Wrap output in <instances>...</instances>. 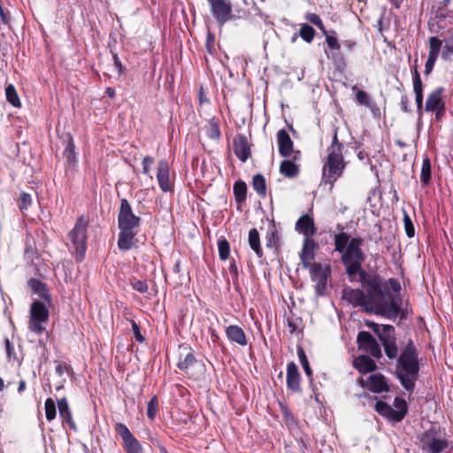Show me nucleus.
<instances>
[{"label":"nucleus","mask_w":453,"mask_h":453,"mask_svg":"<svg viewBox=\"0 0 453 453\" xmlns=\"http://www.w3.org/2000/svg\"><path fill=\"white\" fill-rule=\"evenodd\" d=\"M361 281L366 292L361 289H344V299L353 306L362 307L366 312H375L388 319H395L401 312L402 300L389 294L388 289L399 292V281L395 278L385 280L380 275H369L361 278Z\"/></svg>","instance_id":"obj_1"},{"label":"nucleus","mask_w":453,"mask_h":453,"mask_svg":"<svg viewBox=\"0 0 453 453\" xmlns=\"http://www.w3.org/2000/svg\"><path fill=\"white\" fill-rule=\"evenodd\" d=\"M420 369L418 351L411 339H409L396 358L395 375L403 388L413 393Z\"/></svg>","instance_id":"obj_2"},{"label":"nucleus","mask_w":453,"mask_h":453,"mask_svg":"<svg viewBox=\"0 0 453 453\" xmlns=\"http://www.w3.org/2000/svg\"><path fill=\"white\" fill-rule=\"evenodd\" d=\"M141 219L133 213L130 203L126 198L121 199L120 208L118 216L119 234L118 237V247L121 250H131L133 240L137 234L136 228L140 226Z\"/></svg>","instance_id":"obj_3"},{"label":"nucleus","mask_w":453,"mask_h":453,"mask_svg":"<svg viewBox=\"0 0 453 453\" xmlns=\"http://www.w3.org/2000/svg\"><path fill=\"white\" fill-rule=\"evenodd\" d=\"M364 241L360 237L351 238L347 246V250L341 253L342 263L345 266V272L349 276L359 274L361 278H365V273L362 270V265L366 256L361 249Z\"/></svg>","instance_id":"obj_4"},{"label":"nucleus","mask_w":453,"mask_h":453,"mask_svg":"<svg viewBox=\"0 0 453 453\" xmlns=\"http://www.w3.org/2000/svg\"><path fill=\"white\" fill-rule=\"evenodd\" d=\"M345 167L346 162L342 153L327 152L322 169L323 182L333 188L334 182L342 175Z\"/></svg>","instance_id":"obj_5"},{"label":"nucleus","mask_w":453,"mask_h":453,"mask_svg":"<svg viewBox=\"0 0 453 453\" xmlns=\"http://www.w3.org/2000/svg\"><path fill=\"white\" fill-rule=\"evenodd\" d=\"M418 447L425 453H441L449 447L441 432L432 427L418 436Z\"/></svg>","instance_id":"obj_6"},{"label":"nucleus","mask_w":453,"mask_h":453,"mask_svg":"<svg viewBox=\"0 0 453 453\" xmlns=\"http://www.w3.org/2000/svg\"><path fill=\"white\" fill-rule=\"evenodd\" d=\"M87 228L88 222L83 216L80 217L74 227L69 233V238L75 250V257L78 261L83 260L87 250Z\"/></svg>","instance_id":"obj_7"},{"label":"nucleus","mask_w":453,"mask_h":453,"mask_svg":"<svg viewBox=\"0 0 453 453\" xmlns=\"http://www.w3.org/2000/svg\"><path fill=\"white\" fill-rule=\"evenodd\" d=\"M28 329L41 334L44 330V324L49 320V311L41 301H34L30 307Z\"/></svg>","instance_id":"obj_8"},{"label":"nucleus","mask_w":453,"mask_h":453,"mask_svg":"<svg viewBox=\"0 0 453 453\" xmlns=\"http://www.w3.org/2000/svg\"><path fill=\"white\" fill-rule=\"evenodd\" d=\"M308 268L310 269L311 279L315 282L316 294L320 296H325L327 281L331 276L330 266L315 262Z\"/></svg>","instance_id":"obj_9"},{"label":"nucleus","mask_w":453,"mask_h":453,"mask_svg":"<svg viewBox=\"0 0 453 453\" xmlns=\"http://www.w3.org/2000/svg\"><path fill=\"white\" fill-rule=\"evenodd\" d=\"M177 366L195 380H199L205 372L204 365L197 360L192 352L188 353L183 359L180 357Z\"/></svg>","instance_id":"obj_10"},{"label":"nucleus","mask_w":453,"mask_h":453,"mask_svg":"<svg viewBox=\"0 0 453 453\" xmlns=\"http://www.w3.org/2000/svg\"><path fill=\"white\" fill-rule=\"evenodd\" d=\"M357 341L360 349L369 353L372 357L377 359L381 357L382 354L380 346L369 332H359L357 337Z\"/></svg>","instance_id":"obj_11"},{"label":"nucleus","mask_w":453,"mask_h":453,"mask_svg":"<svg viewBox=\"0 0 453 453\" xmlns=\"http://www.w3.org/2000/svg\"><path fill=\"white\" fill-rule=\"evenodd\" d=\"M211 4V11L219 25L222 26L233 17L231 4L225 0H214Z\"/></svg>","instance_id":"obj_12"},{"label":"nucleus","mask_w":453,"mask_h":453,"mask_svg":"<svg viewBox=\"0 0 453 453\" xmlns=\"http://www.w3.org/2000/svg\"><path fill=\"white\" fill-rule=\"evenodd\" d=\"M444 88L439 87L432 91L426 99L425 111L427 112H435L436 118L439 117L440 113L444 111L445 104L442 98Z\"/></svg>","instance_id":"obj_13"},{"label":"nucleus","mask_w":453,"mask_h":453,"mask_svg":"<svg viewBox=\"0 0 453 453\" xmlns=\"http://www.w3.org/2000/svg\"><path fill=\"white\" fill-rule=\"evenodd\" d=\"M170 166L166 159H161L157 163V179L159 188L163 192H170L173 190L170 183Z\"/></svg>","instance_id":"obj_14"},{"label":"nucleus","mask_w":453,"mask_h":453,"mask_svg":"<svg viewBox=\"0 0 453 453\" xmlns=\"http://www.w3.org/2000/svg\"><path fill=\"white\" fill-rule=\"evenodd\" d=\"M233 150L242 162L248 160L250 157V147L246 135L239 134L234 138Z\"/></svg>","instance_id":"obj_15"},{"label":"nucleus","mask_w":453,"mask_h":453,"mask_svg":"<svg viewBox=\"0 0 453 453\" xmlns=\"http://www.w3.org/2000/svg\"><path fill=\"white\" fill-rule=\"evenodd\" d=\"M319 244L311 238H304L300 258L304 268L311 267L313 263L311 260L315 257V251Z\"/></svg>","instance_id":"obj_16"},{"label":"nucleus","mask_w":453,"mask_h":453,"mask_svg":"<svg viewBox=\"0 0 453 453\" xmlns=\"http://www.w3.org/2000/svg\"><path fill=\"white\" fill-rule=\"evenodd\" d=\"M225 333L226 338L232 343H235L242 347H244L248 344L246 334L241 326L236 325H230L226 327Z\"/></svg>","instance_id":"obj_17"},{"label":"nucleus","mask_w":453,"mask_h":453,"mask_svg":"<svg viewBox=\"0 0 453 453\" xmlns=\"http://www.w3.org/2000/svg\"><path fill=\"white\" fill-rule=\"evenodd\" d=\"M277 142L279 153L284 157H288L293 152V141L285 129H280L277 133Z\"/></svg>","instance_id":"obj_18"},{"label":"nucleus","mask_w":453,"mask_h":453,"mask_svg":"<svg viewBox=\"0 0 453 453\" xmlns=\"http://www.w3.org/2000/svg\"><path fill=\"white\" fill-rule=\"evenodd\" d=\"M301 376L297 365L290 362L287 366V386L293 392H299Z\"/></svg>","instance_id":"obj_19"},{"label":"nucleus","mask_w":453,"mask_h":453,"mask_svg":"<svg viewBox=\"0 0 453 453\" xmlns=\"http://www.w3.org/2000/svg\"><path fill=\"white\" fill-rule=\"evenodd\" d=\"M365 387L374 393L388 392L389 390L386 378L380 373L369 376Z\"/></svg>","instance_id":"obj_20"},{"label":"nucleus","mask_w":453,"mask_h":453,"mask_svg":"<svg viewBox=\"0 0 453 453\" xmlns=\"http://www.w3.org/2000/svg\"><path fill=\"white\" fill-rule=\"evenodd\" d=\"M412 81H413V91L415 93V101L417 104V111L419 116L422 115V107H423V84L420 78V74L415 66L413 74H412Z\"/></svg>","instance_id":"obj_21"},{"label":"nucleus","mask_w":453,"mask_h":453,"mask_svg":"<svg viewBox=\"0 0 453 453\" xmlns=\"http://www.w3.org/2000/svg\"><path fill=\"white\" fill-rule=\"evenodd\" d=\"M296 230L302 233L305 238H311L316 233L314 220L309 215H303L296 223Z\"/></svg>","instance_id":"obj_22"},{"label":"nucleus","mask_w":453,"mask_h":453,"mask_svg":"<svg viewBox=\"0 0 453 453\" xmlns=\"http://www.w3.org/2000/svg\"><path fill=\"white\" fill-rule=\"evenodd\" d=\"M29 288L33 291V293L36 294L40 298H42L47 303H51L50 295L47 285L37 280V279H30L27 282Z\"/></svg>","instance_id":"obj_23"},{"label":"nucleus","mask_w":453,"mask_h":453,"mask_svg":"<svg viewBox=\"0 0 453 453\" xmlns=\"http://www.w3.org/2000/svg\"><path fill=\"white\" fill-rule=\"evenodd\" d=\"M58 407L63 422L66 423L72 430L76 431L77 426L73 419L72 412L65 397L58 400Z\"/></svg>","instance_id":"obj_24"},{"label":"nucleus","mask_w":453,"mask_h":453,"mask_svg":"<svg viewBox=\"0 0 453 453\" xmlns=\"http://www.w3.org/2000/svg\"><path fill=\"white\" fill-rule=\"evenodd\" d=\"M354 367L360 373H367L374 371L377 368L375 362L368 356L361 355L353 360Z\"/></svg>","instance_id":"obj_25"},{"label":"nucleus","mask_w":453,"mask_h":453,"mask_svg":"<svg viewBox=\"0 0 453 453\" xmlns=\"http://www.w3.org/2000/svg\"><path fill=\"white\" fill-rule=\"evenodd\" d=\"M393 405V421L399 422L403 419L407 413V403L403 398L395 397Z\"/></svg>","instance_id":"obj_26"},{"label":"nucleus","mask_w":453,"mask_h":453,"mask_svg":"<svg viewBox=\"0 0 453 453\" xmlns=\"http://www.w3.org/2000/svg\"><path fill=\"white\" fill-rule=\"evenodd\" d=\"M280 172L285 177L294 178L299 173L298 166L291 160H283L280 165Z\"/></svg>","instance_id":"obj_27"},{"label":"nucleus","mask_w":453,"mask_h":453,"mask_svg":"<svg viewBox=\"0 0 453 453\" xmlns=\"http://www.w3.org/2000/svg\"><path fill=\"white\" fill-rule=\"evenodd\" d=\"M249 244L250 247L254 250L258 257H262L263 250L260 245V238L258 231L256 228H252L249 232Z\"/></svg>","instance_id":"obj_28"},{"label":"nucleus","mask_w":453,"mask_h":453,"mask_svg":"<svg viewBox=\"0 0 453 453\" xmlns=\"http://www.w3.org/2000/svg\"><path fill=\"white\" fill-rule=\"evenodd\" d=\"M350 240V236L348 233L342 231L341 233L334 234V250L342 253L347 250V246Z\"/></svg>","instance_id":"obj_29"},{"label":"nucleus","mask_w":453,"mask_h":453,"mask_svg":"<svg viewBox=\"0 0 453 453\" xmlns=\"http://www.w3.org/2000/svg\"><path fill=\"white\" fill-rule=\"evenodd\" d=\"M233 191L237 203H242L246 200L247 185L244 181H236L234 184Z\"/></svg>","instance_id":"obj_30"},{"label":"nucleus","mask_w":453,"mask_h":453,"mask_svg":"<svg viewBox=\"0 0 453 453\" xmlns=\"http://www.w3.org/2000/svg\"><path fill=\"white\" fill-rule=\"evenodd\" d=\"M431 180V162L428 157H426L422 162L420 181L423 186H427Z\"/></svg>","instance_id":"obj_31"},{"label":"nucleus","mask_w":453,"mask_h":453,"mask_svg":"<svg viewBox=\"0 0 453 453\" xmlns=\"http://www.w3.org/2000/svg\"><path fill=\"white\" fill-rule=\"evenodd\" d=\"M252 187L256 192L262 196H265L266 194V185L265 177L257 173L253 177L252 180Z\"/></svg>","instance_id":"obj_32"},{"label":"nucleus","mask_w":453,"mask_h":453,"mask_svg":"<svg viewBox=\"0 0 453 453\" xmlns=\"http://www.w3.org/2000/svg\"><path fill=\"white\" fill-rule=\"evenodd\" d=\"M123 446L127 453H143L141 443L134 436L123 441Z\"/></svg>","instance_id":"obj_33"},{"label":"nucleus","mask_w":453,"mask_h":453,"mask_svg":"<svg viewBox=\"0 0 453 453\" xmlns=\"http://www.w3.org/2000/svg\"><path fill=\"white\" fill-rule=\"evenodd\" d=\"M383 345L385 354L389 359H395L398 357V349L396 346V338L391 341H386L381 343Z\"/></svg>","instance_id":"obj_34"},{"label":"nucleus","mask_w":453,"mask_h":453,"mask_svg":"<svg viewBox=\"0 0 453 453\" xmlns=\"http://www.w3.org/2000/svg\"><path fill=\"white\" fill-rule=\"evenodd\" d=\"M442 42L436 36L429 38V53L428 57L438 58L441 49Z\"/></svg>","instance_id":"obj_35"},{"label":"nucleus","mask_w":453,"mask_h":453,"mask_svg":"<svg viewBox=\"0 0 453 453\" xmlns=\"http://www.w3.org/2000/svg\"><path fill=\"white\" fill-rule=\"evenodd\" d=\"M218 250L219 258L223 261L226 260L229 257L230 254V244L227 240L221 236L218 241Z\"/></svg>","instance_id":"obj_36"},{"label":"nucleus","mask_w":453,"mask_h":453,"mask_svg":"<svg viewBox=\"0 0 453 453\" xmlns=\"http://www.w3.org/2000/svg\"><path fill=\"white\" fill-rule=\"evenodd\" d=\"M5 95L7 101L14 107L20 106V101L15 87L12 84H9L5 88Z\"/></svg>","instance_id":"obj_37"},{"label":"nucleus","mask_w":453,"mask_h":453,"mask_svg":"<svg viewBox=\"0 0 453 453\" xmlns=\"http://www.w3.org/2000/svg\"><path fill=\"white\" fill-rule=\"evenodd\" d=\"M376 411L386 418L393 420V408L383 401H377L375 403Z\"/></svg>","instance_id":"obj_38"},{"label":"nucleus","mask_w":453,"mask_h":453,"mask_svg":"<svg viewBox=\"0 0 453 453\" xmlns=\"http://www.w3.org/2000/svg\"><path fill=\"white\" fill-rule=\"evenodd\" d=\"M379 340L381 343L386 342V341H391L395 338V327L390 325H382L381 332L378 336Z\"/></svg>","instance_id":"obj_39"},{"label":"nucleus","mask_w":453,"mask_h":453,"mask_svg":"<svg viewBox=\"0 0 453 453\" xmlns=\"http://www.w3.org/2000/svg\"><path fill=\"white\" fill-rule=\"evenodd\" d=\"M206 135L211 140H218L220 137V130L218 123L211 119L205 127Z\"/></svg>","instance_id":"obj_40"},{"label":"nucleus","mask_w":453,"mask_h":453,"mask_svg":"<svg viewBox=\"0 0 453 453\" xmlns=\"http://www.w3.org/2000/svg\"><path fill=\"white\" fill-rule=\"evenodd\" d=\"M315 33L316 32L312 27L307 24H303L299 31V35L304 42L310 43L313 41Z\"/></svg>","instance_id":"obj_41"},{"label":"nucleus","mask_w":453,"mask_h":453,"mask_svg":"<svg viewBox=\"0 0 453 453\" xmlns=\"http://www.w3.org/2000/svg\"><path fill=\"white\" fill-rule=\"evenodd\" d=\"M45 415L48 421H51L56 418V405L51 398H47L44 403Z\"/></svg>","instance_id":"obj_42"},{"label":"nucleus","mask_w":453,"mask_h":453,"mask_svg":"<svg viewBox=\"0 0 453 453\" xmlns=\"http://www.w3.org/2000/svg\"><path fill=\"white\" fill-rule=\"evenodd\" d=\"M32 196L27 192H21L19 199V208L24 213L32 204Z\"/></svg>","instance_id":"obj_43"},{"label":"nucleus","mask_w":453,"mask_h":453,"mask_svg":"<svg viewBox=\"0 0 453 453\" xmlns=\"http://www.w3.org/2000/svg\"><path fill=\"white\" fill-rule=\"evenodd\" d=\"M297 354H298L300 363L304 370L305 374L308 377H311L312 375V371H311V368L310 367L308 358H307L303 349L301 348L298 349Z\"/></svg>","instance_id":"obj_44"},{"label":"nucleus","mask_w":453,"mask_h":453,"mask_svg":"<svg viewBox=\"0 0 453 453\" xmlns=\"http://www.w3.org/2000/svg\"><path fill=\"white\" fill-rule=\"evenodd\" d=\"M115 431L119 434L123 441L134 437L125 424L117 423L115 425Z\"/></svg>","instance_id":"obj_45"},{"label":"nucleus","mask_w":453,"mask_h":453,"mask_svg":"<svg viewBox=\"0 0 453 453\" xmlns=\"http://www.w3.org/2000/svg\"><path fill=\"white\" fill-rule=\"evenodd\" d=\"M328 58H331L338 67L345 65L343 56L340 50H326Z\"/></svg>","instance_id":"obj_46"},{"label":"nucleus","mask_w":453,"mask_h":453,"mask_svg":"<svg viewBox=\"0 0 453 453\" xmlns=\"http://www.w3.org/2000/svg\"><path fill=\"white\" fill-rule=\"evenodd\" d=\"M157 398L154 395L148 403L147 416L150 419L153 420L157 412Z\"/></svg>","instance_id":"obj_47"},{"label":"nucleus","mask_w":453,"mask_h":453,"mask_svg":"<svg viewBox=\"0 0 453 453\" xmlns=\"http://www.w3.org/2000/svg\"><path fill=\"white\" fill-rule=\"evenodd\" d=\"M305 19L311 24L315 25L322 32L326 33V29L320 17L316 13L308 12L305 14Z\"/></svg>","instance_id":"obj_48"},{"label":"nucleus","mask_w":453,"mask_h":453,"mask_svg":"<svg viewBox=\"0 0 453 453\" xmlns=\"http://www.w3.org/2000/svg\"><path fill=\"white\" fill-rule=\"evenodd\" d=\"M343 144L338 141L337 132L334 131L331 145L327 148V152L342 153Z\"/></svg>","instance_id":"obj_49"},{"label":"nucleus","mask_w":453,"mask_h":453,"mask_svg":"<svg viewBox=\"0 0 453 453\" xmlns=\"http://www.w3.org/2000/svg\"><path fill=\"white\" fill-rule=\"evenodd\" d=\"M453 55V35L446 40L445 45L442 48L441 58L445 60L449 59Z\"/></svg>","instance_id":"obj_50"},{"label":"nucleus","mask_w":453,"mask_h":453,"mask_svg":"<svg viewBox=\"0 0 453 453\" xmlns=\"http://www.w3.org/2000/svg\"><path fill=\"white\" fill-rule=\"evenodd\" d=\"M131 286H132L133 289H134L135 291H137L141 294L147 293L148 289H149V286H148L146 280H140L134 279L131 281Z\"/></svg>","instance_id":"obj_51"},{"label":"nucleus","mask_w":453,"mask_h":453,"mask_svg":"<svg viewBox=\"0 0 453 453\" xmlns=\"http://www.w3.org/2000/svg\"><path fill=\"white\" fill-rule=\"evenodd\" d=\"M357 102L365 106H370L372 104V99L370 96L364 90H358L356 94Z\"/></svg>","instance_id":"obj_52"},{"label":"nucleus","mask_w":453,"mask_h":453,"mask_svg":"<svg viewBox=\"0 0 453 453\" xmlns=\"http://www.w3.org/2000/svg\"><path fill=\"white\" fill-rule=\"evenodd\" d=\"M403 223L407 236L410 238L413 237L415 234L414 226L407 213H404Z\"/></svg>","instance_id":"obj_53"},{"label":"nucleus","mask_w":453,"mask_h":453,"mask_svg":"<svg viewBox=\"0 0 453 453\" xmlns=\"http://www.w3.org/2000/svg\"><path fill=\"white\" fill-rule=\"evenodd\" d=\"M154 163V158L150 156H146L143 157L142 165V173L149 175L150 179H152V176L150 174V167Z\"/></svg>","instance_id":"obj_54"},{"label":"nucleus","mask_w":453,"mask_h":453,"mask_svg":"<svg viewBox=\"0 0 453 453\" xmlns=\"http://www.w3.org/2000/svg\"><path fill=\"white\" fill-rule=\"evenodd\" d=\"M6 356L9 361L17 360V356L14 350L13 344L10 342L8 338L4 340Z\"/></svg>","instance_id":"obj_55"},{"label":"nucleus","mask_w":453,"mask_h":453,"mask_svg":"<svg viewBox=\"0 0 453 453\" xmlns=\"http://www.w3.org/2000/svg\"><path fill=\"white\" fill-rule=\"evenodd\" d=\"M326 42L329 50H338L341 48L338 39L335 36L326 35Z\"/></svg>","instance_id":"obj_56"},{"label":"nucleus","mask_w":453,"mask_h":453,"mask_svg":"<svg viewBox=\"0 0 453 453\" xmlns=\"http://www.w3.org/2000/svg\"><path fill=\"white\" fill-rule=\"evenodd\" d=\"M74 143H73V139H71L69 141V142L67 143L65 149V157H67L68 161H72L73 159H74L75 157V155H74Z\"/></svg>","instance_id":"obj_57"},{"label":"nucleus","mask_w":453,"mask_h":453,"mask_svg":"<svg viewBox=\"0 0 453 453\" xmlns=\"http://www.w3.org/2000/svg\"><path fill=\"white\" fill-rule=\"evenodd\" d=\"M436 60H437V58H430V57L427 58V60L425 65V72H424L426 75H429L432 73Z\"/></svg>","instance_id":"obj_58"},{"label":"nucleus","mask_w":453,"mask_h":453,"mask_svg":"<svg viewBox=\"0 0 453 453\" xmlns=\"http://www.w3.org/2000/svg\"><path fill=\"white\" fill-rule=\"evenodd\" d=\"M132 329H133L134 335V338L136 339V341H138L139 342H144L145 339L140 332V327L134 321H133V323H132Z\"/></svg>","instance_id":"obj_59"},{"label":"nucleus","mask_w":453,"mask_h":453,"mask_svg":"<svg viewBox=\"0 0 453 453\" xmlns=\"http://www.w3.org/2000/svg\"><path fill=\"white\" fill-rule=\"evenodd\" d=\"M401 110L404 112H410L409 108V98L406 95H403L401 96V103H400Z\"/></svg>","instance_id":"obj_60"},{"label":"nucleus","mask_w":453,"mask_h":453,"mask_svg":"<svg viewBox=\"0 0 453 453\" xmlns=\"http://www.w3.org/2000/svg\"><path fill=\"white\" fill-rule=\"evenodd\" d=\"M366 325L379 336V334L381 332L382 326L375 322H368Z\"/></svg>","instance_id":"obj_61"},{"label":"nucleus","mask_w":453,"mask_h":453,"mask_svg":"<svg viewBox=\"0 0 453 453\" xmlns=\"http://www.w3.org/2000/svg\"><path fill=\"white\" fill-rule=\"evenodd\" d=\"M229 273L234 277V278H237L238 277V269H237V265L234 262V260L231 261L230 263V265H229Z\"/></svg>","instance_id":"obj_62"},{"label":"nucleus","mask_w":453,"mask_h":453,"mask_svg":"<svg viewBox=\"0 0 453 453\" xmlns=\"http://www.w3.org/2000/svg\"><path fill=\"white\" fill-rule=\"evenodd\" d=\"M113 62H114V65L119 70V73H121L123 71V65H122L120 59L117 54L113 55Z\"/></svg>","instance_id":"obj_63"},{"label":"nucleus","mask_w":453,"mask_h":453,"mask_svg":"<svg viewBox=\"0 0 453 453\" xmlns=\"http://www.w3.org/2000/svg\"><path fill=\"white\" fill-rule=\"evenodd\" d=\"M213 43H214V35H211V33H209L207 35V49H208L209 52H211V48L213 46Z\"/></svg>","instance_id":"obj_64"}]
</instances>
